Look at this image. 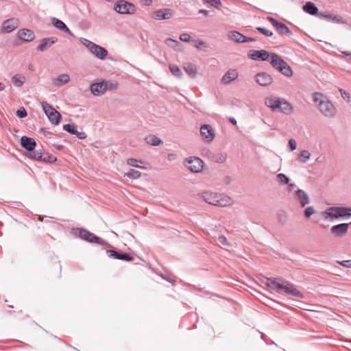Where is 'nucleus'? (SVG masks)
Wrapping results in <instances>:
<instances>
[{
	"mask_svg": "<svg viewBox=\"0 0 351 351\" xmlns=\"http://www.w3.org/2000/svg\"><path fill=\"white\" fill-rule=\"evenodd\" d=\"M64 130L68 132L70 134H77V126L73 124H66L63 126Z\"/></svg>",
	"mask_w": 351,
	"mask_h": 351,
	"instance_id": "nucleus-44",
	"label": "nucleus"
},
{
	"mask_svg": "<svg viewBox=\"0 0 351 351\" xmlns=\"http://www.w3.org/2000/svg\"><path fill=\"white\" fill-rule=\"evenodd\" d=\"M126 163L128 165L138 168L141 169L146 170L147 169V163L142 160H137L135 158H128L126 160Z\"/></svg>",
	"mask_w": 351,
	"mask_h": 351,
	"instance_id": "nucleus-26",
	"label": "nucleus"
},
{
	"mask_svg": "<svg viewBox=\"0 0 351 351\" xmlns=\"http://www.w3.org/2000/svg\"><path fill=\"white\" fill-rule=\"evenodd\" d=\"M295 195L302 207L309 204L310 199L308 195L304 191L299 189L295 191Z\"/></svg>",
	"mask_w": 351,
	"mask_h": 351,
	"instance_id": "nucleus-24",
	"label": "nucleus"
},
{
	"mask_svg": "<svg viewBox=\"0 0 351 351\" xmlns=\"http://www.w3.org/2000/svg\"><path fill=\"white\" fill-rule=\"evenodd\" d=\"M165 43L169 47L173 48L175 50H178L180 43L174 39L168 38L165 40Z\"/></svg>",
	"mask_w": 351,
	"mask_h": 351,
	"instance_id": "nucleus-40",
	"label": "nucleus"
},
{
	"mask_svg": "<svg viewBox=\"0 0 351 351\" xmlns=\"http://www.w3.org/2000/svg\"><path fill=\"white\" fill-rule=\"evenodd\" d=\"M114 10L121 14H134L136 8L133 3L125 0H119L114 3Z\"/></svg>",
	"mask_w": 351,
	"mask_h": 351,
	"instance_id": "nucleus-9",
	"label": "nucleus"
},
{
	"mask_svg": "<svg viewBox=\"0 0 351 351\" xmlns=\"http://www.w3.org/2000/svg\"><path fill=\"white\" fill-rule=\"evenodd\" d=\"M239 77V72L235 68L229 69L222 76L221 82L224 85H229L236 81Z\"/></svg>",
	"mask_w": 351,
	"mask_h": 351,
	"instance_id": "nucleus-16",
	"label": "nucleus"
},
{
	"mask_svg": "<svg viewBox=\"0 0 351 351\" xmlns=\"http://www.w3.org/2000/svg\"><path fill=\"white\" fill-rule=\"evenodd\" d=\"M349 226L350 223H339L333 226L330 228V232L335 237H343L347 234Z\"/></svg>",
	"mask_w": 351,
	"mask_h": 351,
	"instance_id": "nucleus-20",
	"label": "nucleus"
},
{
	"mask_svg": "<svg viewBox=\"0 0 351 351\" xmlns=\"http://www.w3.org/2000/svg\"><path fill=\"white\" fill-rule=\"evenodd\" d=\"M228 38L235 43H246L253 41L252 38H247L237 31H230L227 34Z\"/></svg>",
	"mask_w": 351,
	"mask_h": 351,
	"instance_id": "nucleus-21",
	"label": "nucleus"
},
{
	"mask_svg": "<svg viewBox=\"0 0 351 351\" xmlns=\"http://www.w3.org/2000/svg\"><path fill=\"white\" fill-rule=\"evenodd\" d=\"M200 196L206 203L215 206L228 207L234 204L230 196L222 193L208 190L202 192Z\"/></svg>",
	"mask_w": 351,
	"mask_h": 351,
	"instance_id": "nucleus-2",
	"label": "nucleus"
},
{
	"mask_svg": "<svg viewBox=\"0 0 351 351\" xmlns=\"http://www.w3.org/2000/svg\"><path fill=\"white\" fill-rule=\"evenodd\" d=\"M339 92L341 93V95L343 98V99L346 102H351V94L348 93V91L340 88Z\"/></svg>",
	"mask_w": 351,
	"mask_h": 351,
	"instance_id": "nucleus-45",
	"label": "nucleus"
},
{
	"mask_svg": "<svg viewBox=\"0 0 351 351\" xmlns=\"http://www.w3.org/2000/svg\"><path fill=\"white\" fill-rule=\"evenodd\" d=\"M337 263L344 267L351 268V261H337Z\"/></svg>",
	"mask_w": 351,
	"mask_h": 351,
	"instance_id": "nucleus-53",
	"label": "nucleus"
},
{
	"mask_svg": "<svg viewBox=\"0 0 351 351\" xmlns=\"http://www.w3.org/2000/svg\"><path fill=\"white\" fill-rule=\"evenodd\" d=\"M295 185L293 183H291V184L289 183L287 189L289 191H291L295 188Z\"/></svg>",
	"mask_w": 351,
	"mask_h": 351,
	"instance_id": "nucleus-58",
	"label": "nucleus"
},
{
	"mask_svg": "<svg viewBox=\"0 0 351 351\" xmlns=\"http://www.w3.org/2000/svg\"><path fill=\"white\" fill-rule=\"evenodd\" d=\"M199 132L202 141L206 143H211L215 139V131L209 124L202 125L199 128Z\"/></svg>",
	"mask_w": 351,
	"mask_h": 351,
	"instance_id": "nucleus-13",
	"label": "nucleus"
},
{
	"mask_svg": "<svg viewBox=\"0 0 351 351\" xmlns=\"http://www.w3.org/2000/svg\"><path fill=\"white\" fill-rule=\"evenodd\" d=\"M311 154L307 149L302 150L298 155V161L301 163H306L311 159Z\"/></svg>",
	"mask_w": 351,
	"mask_h": 351,
	"instance_id": "nucleus-32",
	"label": "nucleus"
},
{
	"mask_svg": "<svg viewBox=\"0 0 351 351\" xmlns=\"http://www.w3.org/2000/svg\"><path fill=\"white\" fill-rule=\"evenodd\" d=\"M21 143L22 147H23L26 150L29 152L28 156L30 158L38 159L41 158L40 153L34 152V148L36 145V143L33 138L27 136H23L21 139Z\"/></svg>",
	"mask_w": 351,
	"mask_h": 351,
	"instance_id": "nucleus-11",
	"label": "nucleus"
},
{
	"mask_svg": "<svg viewBox=\"0 0 351 351\" xmlns=\"http://www.w3.org/2000/svg\"><path fill=\"white\" fill-rule=\"evenodd\" d=\"M319 215L324 221L333 222L350 218L351 217V208L330 206L322 211Z\"/></svg>",
	"mask_w": 351,
	"mask_h": 351,
	"instance_id": "nucleus-4",
	"label": "nucleus"
},
{
	"mask_svg": "<svg viewBox=\"0 0 351 351\" xmlns=\"http://www.w3.org/2000/svg\"><path fill=\"white\" fill-rule=\"evenodd\" d=\"M78 138L80 139H84L86 136V134L84 132H78L77 130V134H75Z\"/></svg>",
	"mask_w": 351,
	"mask_h": 351,
	"instance_id": "nucleus-55",
	"label": "nucleus"
},
{
	"mask_svg": "<svg viewBox=\"0 0 351 351\" xmlns=\"http://www.w3.org/2000/svg\"><path fill=\"white\" fill-rule=\"evenodd\" d=\"M75 234L88 242L95 243L101 245H107V243L105 241L86 230L77 229L75 231Z\"/></svg>",
	"mask_w": 351,
	"mask_h": 351,
	"instance_id": "nucleus-12",
	"label": "nucleus"
},
{
	"mask_svg": "<svg viewBox=\"0 0 351 351\" xmlns=\"http://www.w3.org/2000/svg\"><path fill=\"white\" fill-rule=\"evenodd\" d=\"M265 105L273 112L291 114L293 112L292 104L284 98L270 95L265 98Z\"/></svg>",
	"mask_w": 351,
	"mask_h": 351,
	"instance_id": "nucleus-5",
	"label": "nucleus"
},
{
	"mask_svg": "<svg viewBox=\"0 0 351 351\" xmlns=\"http://www.w3.org/2000/svg\"><path fill=\"white\" fill-rule=\"evenodd\" d=\"M180 39L184 43H193V40L190 34L188 33H183L180 35Z\"/></svg>",
	"mask_w": 351,
	"mask_h": 351,
	"instance_id": "nucleus-46",
	"label": "nucleus"
},
{
	"mask_svg": "<svg viewBox=\"0 0 351 351\" xmlns=\"http://www.w3.org/2000/svg\"><path fill=\"white\" fill-rule=\"evenodd\" d=\"M257 30L267 37L271 36L273 35V33L271 31H269L265 28L257 27Z\"/></svg>",
	"mask_w": 351,
	"mask_h": 351,
	"instance_id": "nucleus-50",
	"label": "nucleus"
},
{
	"mask_svg": "<svg viewBox=\"0 0 351 351\" xmlns=\"http://www.w3.org/2000/svg\"><path fill=\"white\" fill-rule=\"evenodd\" d=\"M145 141L147 144L157 146L162 143V141L154 135H149L145 138Z\"/></svg>",
	"mask_w": 351,
	"mask_h": 351,
	"instance_id": "nucleus-34",
	"label": "nucleus"
},
{
	"mask_svg": "<svg viewBox=\"0 0 351 351\" xmlns=\"http://www.w3.org/2000/svg\"><path fill=\"white\" fill-rule=\"evenodd\" d=\"M313 101L319 112L327 118H333L337 114V108L332 101L320 93L313 94Z\"/></svg>",
	"mask_w": 351,
	"mask_h": 351,
	"instance_id": "nucleus-3",
	"label": "nucleus"
},
{
	"mask_svg": "<svg viewBox=\"0 0 351 351\" xmlns=\"http://www.w3.org/2000/svg\"><path fill=\"white\" fill-rule=\"evenodd\" d=\"M263 283L271 290L302 298V293L292 284L282 278H266Z\"/></svg>",
	"mask_w": 351,
	"mask_h": 351,
	"instance_id": "nucleus-1",
	"label": "nucleus"
},
{
	"mask_svg": "<svg viewBox=\"0 0 351 351\" xmlns=\"http://www.w3.org/2000/svg\"><path fill=\"white\" fill-rule=\"evenodd\" d=\"M176 158V155L175 154H169L167 155V159L169 161H173Z\"/></svg>",
	"mask_w": 351,
	"mask_h": 351,
	"instance_id": "nucleus-57",
	"label": "nucleus"
},
{
	"mask_svg": "<svg viewBox=\"0 0 351 351\" xmlns=\"http://www.w3.org/2000/svg\"><path fill=\"white\" fill-rule=\"evenodd\" d=\"M271 53L266 50H250L248 52V57L255 61H266L270 62Z\"/></svg>",
	"mask_w": 351,
	"mask_h": 351,
	"instance_id": "nucleus-15",
	"label": "nucleus"
},
{
	"mask_svg": "<svg viewBox=\"0 0 351 351\" xmlns=\"http://www.w3.org/2000/svg\"><path fill=\"white\" fill-rule=\"evenodd\" d=\"M342 54L346 56H350L351 58V53L350 52H348V51H342Z\"/></svg>",
	"mask_w": 351,
	"mask_h": 351,
	"instance_id": "nucleus-61",
	"label": "nucleus"
},
{
	"mask_svg": "<svg viewBox=\"0 0 351 351\" xmlns=\"http://www.w3.org/2000/svg\"><path fill=\"white\" fill-rule=\"evenodd\" d=\"M169 70L171 73L178 78H182L183 76V73L180 69L175 64H169Z\"/></svg>",
	"mask_w": 351,
	"mask_h": 351,
	"instance_id": "nucleus-37",
	"label": "nucleus"
},
{
	"mask_svg": "<svg viewBox=\"0 0 351 351\" xmlns=\"http://www.w3.org/2000/svg\"><path fill=\"white\" fill-rule=\"evenodd\" d=\"M40 105L50 123L54 125H58L60 122L61 114L46 101L41 102Z\"/></svg>",
	"mask_w": 351,
	"mask_h": 351,
	"instance_id": "nucleus-8",
	"label": "nucleus"
},
{
	"mask_svg": "<svg viewBox=\"0 0 351 351\" xmlns=\"http://www.w3.org/2000/svg\"><path fill=\"white\" fill-rule=\"evenodd\" d=\"M217 243L221 247L227 248L230 246L228 239L224 236H220L217 238Z\"/></svg>",
	"mask_w": 351,
	"mask_h": 351,
	"instance_id": "nucleus-42",
	"label": "nucleus"
},
{
	"mask_svg": "<svg viewBox=\"0 0 351 351\" xmlns=\"http://www.w3.org/2000/svg\"><path fill=\"white\" fill-rule=\"evenodd\" d=\"M350 225H351V222L350 223Z\"/></svg>",
	"mask_w": 351,
	"mask_h": 351,
	"instance_id": "nucleus-63",
	"label": "nucleus"
},
{
	"mask_svg": "<svg viewBox=\"0 0 351 351\" xmlns=\"http://www.w3.org/2000/svg\"><path fill=\"white\" fill-rule=\"evenodd\" d=\"M227 159V154L225 152H219L215 154L214 157L213 158L212 161L219 163H223L226 162Z\"/></svg>",
	"mask_w": 351,
	"mask_h": 351,
	"instance_id": "nucleus-36",
	"label": "nucleus"
},
{
	"mask_svg": "<svg viewBox=\"0 0 351 351\" xmlns=\"http://www.w3.org/2000/svg\"><path fill=\"white\" fill-rule=\"evenodd\" d=\"M288 146L291 151H294L297 149V143L295 139L291 138L288 142Z\"/></svg>",
	"mask_w": 351,
	"mask_h": 351,
	"instance_id": "nucleus-48",
	"label": "nucleus"
},
{
	"mask_svg": "<svg viewBox=\"0 0 351 351\" xmlns=\"http://www.w3.org/2000/svg\"><path fill=\"white\" fill-rule=\"evenodd\" d=\"M267 20L270 21L274 27L277 25V24L279 23L278 21H276L275 19L271 17H267Z\"/></svg>",
	"mask_w": 351,
	"mask_h": 351,
	"instance_id": "nucleus-56",
	"label": "nucleus"
},
{
	"mask_svg": "<svg viewBox=\"0 0 351 351\" xmlns=\"http://www.w3.org/2000/svg\"><path fill=\"white\" fill-rule=\"evenodd\" d=\"M104 84L106 86V91L107 90H115L118 87V83L112 81H104Z\"/></svg>",
	"mask_w": 351,
	"mask_h": 351,
	"instance_id": "nucleus-43",
	"label": "nucleus"
},
{
	"mask_svg": "<svg viewBox=\"0 0 351 351\" xmlns=\"http://www.w3.org/2000/svg\"><path fill=\"white\" fill-rule=\"evenodd\" d=\"M108 256L110 258L125 260L127 261H132L133 258L128 254H120L114 250H108L106 252Z\"/></svg>",
	"mask_w": 351,
	"mask_h": 351,
	"instance_id": "nucleus-28",
	"label": "nucleus"
},
{
	"mask_svg": "<svg viewBox=\"0 0 351 351\" xmlns=\"http://www.w3.org/2000/svg\"><path fill=\"white\" fill-rule=\"evenodd\" d=\"M20 25V21L19 19L12 17L5 20L2 22L0 31L1 33L8 34L14 32L18 28Z\"/></svg>",
	"mask_w": 351,
	"mask_h": 351,
	"instance_id": "nucleus-14",
	"label": "nucleus"
},
{
	"mask_svg": "<svg viewBox=\"0 0 351 351\" xmlns=\"http://www.w3.org/2000/svg\"><path fill=\"white\" fill-rule=\"evenodd\" d=\"M5 85L0 82V91H2L5 89Z\"/></svg>",
	"mask_w": 351,
	"mask_h": 351,
	"instance_id": "nucleus-60",
	"label": "nucleus"
},
{
	"mask_svg": "<svg viewBox=\"0 0 351 351\" xmlns=\"http://www.w3.org/2000/svg\"><path fill=\"white\" fill-rule=\"evenodd\" d=\"M200 154L203 157H205L209 160H213V158L214 157V153L213 151L208 147H203L200 150Z\"/></svg>",
	"mask_w": 351,
	"mask_h": 351,
	"instance_id": "nucleus-39",
	"label": "nucleus"
},
{
	"mask_svg": "<svg viewBox=\"0 0 351 351\" xmlns=\"http://www.w3.org/2000/svg\"><path fill=\"white\" fill-rule=\"evenodd\" d=\"M123 176L132 180H136L141 177V173L136 169H130L128 172L124 173Z\"/></svg>",
	"mask_w": 351,
	"mask_h": 351,
	"instance_id": "nucleus-33",
	"label": "nucleus"
},
{
	"mask_svg": "<svg viewBox=\"0 0 351 351\" xmlns=\"http://www.w3.org/2000/svg\"><path fill=\"white\" fill-rule=\"evenodd\" d=\"M90 90L94 96H101L104 95L106 92L104 80L91 84Z\"/></svg>",
	"mask_w": 351,
	"mask_h": 351,
	"instance_id": "nucleus-22",
	"label": "nucleus"
},
{
	"mask_svg": "<svg viewBox=\"0 0 351 351\" xmlns=\"http://www.w3.org/2000/svg\"><path fill=\"white\" fill-rule=\"evenodd\" d=\"M52 24L53 25L59 30L63 31L69 35L72 36V32L69 29V28L65 25V23L61 20L57 18L52 19Z\"/></svg>",
	"mask_w": 351,
	"mask_h": 351,
	"instance_id": "nucleus-27",
	"label": "nucleus"
},
{
	"mask_svg": "<svg viewBox=\"0 0 351 351\" xmlns=\"http://www.w3.org/2000/svg\"><path fill=\"white\" fill-rule=\"evenodd\" d=\"M231 122H232V124H234V125H235V124L237 123V121H236L234 119H232L231 120Z\"/></svg>",
	"mask_w": 351,
	"mask_h": 351,
	"instance_id": "nucleus-62",
	"label": "nucleus"
},
{
	"mask_svg": "<svg viewBox=\"0 0 351 351\" xmlns=\"http://www.w3.org/2000/svg\"><path fill=\"white\" fill-rule=\"evenodd\" d=\"M315 213V209L313 208V207L309 206L306 208V210L304 211V215H305L306 217L308 218L312 215H313Z\"/></svg>",
	"mask_w": 351,
	"mask_h": 351,
	"instance_id": "nucleus-49",
	"label": "nucleus"
},
{
	"mask_svg": "<svg viewBox=\"0 0 351 351\" xmlns=\"http://www.w3.org/2000/svg\"><path fill=\"white\" fill-rule=\"evenodd\" d=\"M304 10L310 14H315L318 12L317 8L311 2H307L304 5Z\"/></svg>",
	"mask_w": 351,
	"mask_h": 351,
	"instance_id": "nucleus-35",
	"label": "nucleus"
},
{
	"mask_svg": "<svg viewBox=\"0 0 351 351\" xmlns=\"http://www.w3.org/2000/svg\"><path fill=\"white\" fill-rule=\"evenodd\" d=\"M174 15V11L171 9H159L152 12V17L155 20H167Z\"/></svg>",
	"mask_w": 351,
	"mask_h": 351,
	"instance_id": "nucleus-18",
	"label": "nucleus"
},
{
	"mask_svg": "<svg viewBox=\"0 0 351 351\" xmlns=\"http://www.w3.org/2000/svg\"><path fill=\"white\" fill-rule=\"evenodd\" d=\"M184 166L193 173H200L204 166V161L198 157L190 156L185 159Z\"/></svg>",
	"mask_w": 351,
	"mask_h": 351,
	"instance_id": "nucleus-10",
	"label": "nucleus"
},
{
	"mask_svg": "<svg viewBox=\"0 0 351 351\" xmlns=\"http://www.w3.org/2000/svg\"><path fill=\"white\" fill-rule=\"evenodd\" d=\"M183 69L190 77H196L197 75V69L195 64L191 63H185L183 66Z\"/></svg>",
	"mask_w": 351,
	"mask_h": 351,
	"instance_id": "nucleus-29",
	"label": "nucleus"
},
{
	"mask_svg": "<svg viewBox=\"0 0 351 351\" xmlns=\"http://www.w3.org/2000/svg\"><path fill=\"white\" fill-rule=\"evenodd\" d=\"M80 43L96 58L104 60L108 56V51L103 47L97 45L91 40L85 38H80Z\"/></svg>",
	"mask_w": 351,
	"mask_h": 351,
	"instance_id": "nucleus-6",
	"label": "nucleus"
},
{
	"mask_svg": "<svg viewBox=\"0 0 351 351\" xmlns=\"http://www.w3.org/2000/svg\"><path fill=\"white\" fill-rule=\"evenodd\" d=\"M12 84L16 87H21L26 81V77L22 74H16L11 78Z\"/></svg>",
	"mask_w": 351,
	"mask_h": 351,
	"instance_id": "nucleus-30",
	"label": "nucleus"
},
{
	"mask_svg": "<svg viewBox=\"0 0 351 351\" xmlns=\"http://www.w3.org/2000/svg\"><path fill=\"white\" fill-rule=\"evenodd\" d=\"M16 37L23 43H30L35 39V34L30 29L23 28L18 30Z\"/></svg>",
	"mask_w": 351,
	"mask_h": 351,
	"instance_id": "nucleus-17",
	"label": "nucleus"
},
{
	"mask_svg": "<svg viewBox=\"0 0 351 351\" xmlns=\"http://www.w3.org/2000/svg\"><path fill=\"white\" fill-rule=\"evenodd\" d=\"M71 78L69 75L66 73H62L56 77L53 80V83L55 86L60 87L68 84Z\"/></svg>",
	"mask_w": 351,
	"mask_h": 351,
	"instance_id": "nucleus-25",
	"label": "nucleus"
},
{
	"mask_svg": "<svg viewBox=\"0 0 351 351\" xmlns=\"http://www.w3.org/2000/svg\"><path fill=\"white\" fill-rule=\"evenodd\" d=\"M275 27L280 34H290L288 27L282 23L279 22Z\"/></svg>",
	"mask_w": 351,
	"mask_h": 351,
	"instance_id": "nucleus-38",
	"label": "nucleus"
},
{
	"mask_svg": "<svg viewBox=\"0 0 351 351\" xmlns=\"http://www.w3.org/2000/svg\"><path fill=\"white\" fill-rule=\"evenodd\" d=\"M255 82L261 86H268L273 83V77L267 72H259L254 77Z\"/></svg>",
	"mask_w": 351,
	"mask_h": 351,
	"instance_id": "nucleus-19",
	"label": "nucleus"
},
{
	"mask_svg": "<svg viewBox=\"0 0 351 351\" xmlns=\"http://www.w3.org/2000/svg\"><path fill=\"white\" fill-rule=\"evenodd\" d=\"M269 63L283 75L288 77L293 76V72L291 66L278 54L271 53Z\"/></svg>",
	"mask_w": 351,
	"mask_h": 351,
	"instance_id": "nucleus-7",
	"label": "nucleus"
},
{
	"mask_svg": "<svg viewBox=\"0 0 351 351\" xmlns=\"http://www.w3.org/2000/svg\"><path fill=\"white\" fill-rule=\"evenodd\" d=\"M27 112L24 108H21L16 111V115L19 118H24L27 116Z\"/></svg>",
	"mask_w": 351,
	"mask_h": 351,
	"instance_id": "nucleus-52",
	"label": "nucleus"
},
{
	"mask_svg": "<svg viewBox=\"0 0 351 351\" xmlns=\"http://www.w3.org/2000/svg\"><path fill=\"white\" fill-rule=\"evenodd\" d=\"M277 181L281 184H288L290 182V179L284 173H278L276 176Z\"/></svg>",
	"mask_w": 351,
	"mask_h": 351,
	"instance_id": "nucleus-41",
	"label": "nucleus"
},
{
	"mask_svg": "<svg viewBox=\"0 0 351 351\" xmlns=\"http://www.w3.org/2000/svg\"><path fill=\"white\" fill-rule=\"evenodd\" d=\"M203 1L215 8H219L221 5L220 0H203Z\"/></svg>",
	"mask_w": 351,
	"mask_h": 351,
	"instance_id": "nucleus-47",
	"label": "nucleus"
},
{
	"mask_svg": "<svg viewBox=\"0 0 351 351\" xmlns=\"http://www.w3.org/2000/svg\"><path fill=\"white\" fill-rule=\"evenodd\" d=\"M141 3L144 6H151L153 4L152 0H141Z\"/></svg>",
	"mask_w": 351,
	"mask_h": 351,
	"instance_id": "nucleus-54",
	"label": "nucleus"
},
{
	"mask_svg": "<svg viewBox=\"0 0 351 351\" xmlns=\"http://www.w3.org/2000/svg\"><path fill=\"white\" fill-rule=\"evenodd\" d=\"M199 12L200 14H204V15H208V12L207 10H200L199 11Z\"/></svg>",
	"mask_w": 351,
	"mask_h": 351,
	"instance_id": "nucleus-59",
	"label": "nucleus"
},
{
	"mask_svg": "<svg viewBox=\"0 0 351 351\" xmlns=\"http://www.w3.org/2000/svg\"><path fill=\"white\" fill-rule=\"evenodd\" d=\"M193 43L194 47L197 50H199V51H206L209 47L208 44L206 41H204L202 39H199V38L194 39L193 41Z\"/></svg>",
	"mask_w": 351,
	"mask_h": 351,
	"instance_id": "nucleus-31",
	"label": "nucleus"
},
{
	"mask_svg": "<svg viewBox=\"0 0 351 351\" xmlns=\"http://www.w3.org/2000/svg\"><path fill=\"white\" fill-rule=\"evenodd\" d=\"M57 38L53 37L44 38L39 41L37 50L41 52L46 51L52 45L56 43Z\"/></svg>",
	"mask_w": 351,
	"mask_h": 351,
	"instance_id": "nucleus-23",
	"label": "nucleus"
},
{
	"mask_svg": "<svg viewBox=\"0 0 351 351\" xmlns=\"http://www.w3.org/2000/svg\"><path fill=\"white\" fill-rule=\"evenodd\" d=\"M326 16L327 18L330 19V20H332V21H335L336 23H343L342 19L340 16H333V15H331V14Z\"/></svg>",
	"mask_w": 351,
	"mask_h": 351,
	"instance_id": "nucleus-51",
	"label": "nucleus"
}]
</instances>
